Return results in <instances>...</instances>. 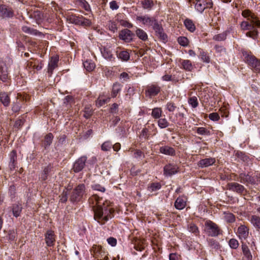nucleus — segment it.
Returning a JSON list of instances; mask_svg holds the SVG:
<instances>
[{
  "label": "nucleus",
  "mask_w": 260,
  "mask_h": 260,
  "mask_svg": "<svg viewBox=\"0 0 260 260\" xmlns=\"http://www.w3.org/2000/svg\"><path fill=\"white\" fill-rule=\"evenodd\" d=\"M90 203L92 202L94 212V218L101 224H104L110 218H112L111 213L113 211L112 208H108L105 206L103 199L98 195L93 194L89 199Z\"/></svg>",
  "instance_id": "1"
},
{
  "label": "nucleus",
  "mask_w": 260,
  "mask_h": 260,
  "mask_svg": "<svg viewBox=\"0 0 260 260\" xmlns=\"http://www.w3.org/2000/svg\"><path fill=\"white\" fill-rule=\"evenodd\" d=\"M240 26L242 30H248V31L246 33L247 37L253 39L256 38L258 35V31L251 24V21L249 22L247 21H243L241 23Z\"/></svg>",
  "instance_id": "2"
},
{
  "label": "nucleus",
  "mask_w": 260,
  "mask_h": 260,
  "mask_svg": "<svg viewBox=\"0 0 260 260\" xmlns=\"http://www.w3.org/2000/svg\"><path fill=\"white\" fill-rule=\"evenodd\" d=\"M204 231L208 236L211 237L217 236L220 234L218 225L211 220L205 222Z\"/></svg>",
  "instance_id": "3"
},
{
  "label": "nucleus",
  "mask_w": 260,
  "mask_h": 260,
  "mask_svg": "<svg viewBox=\"0 0 260 260\" xmlns=\"http://www.w3.org/2000/svg\"><path fill=\"white\" fill-rule=\"evenodd\" d=\"M85 186L83 184L78 185L73 191L70 197L72 202H78L81 200L85 192Z\"/></svg>",
  "instance_id": "4"
},
{
  "label": "nucleus",
  "mask_w": 260,
  "mask_h": 260,
  "mask_svg": "<svg viewBox=\"0 0 260 260\" xmlns=\"http://www.w3.org/2000/svg\"><path fill=\"white\" fill-rule=\"evenodd\" d=\"M195 9L200 13H202L206 9L212 7L213 3L211 0H198L193 2Z\"/></svg>",
  "instance_id": "5"
},
{
  "label": "nucleus",
  "mask_w": 260,
  "mask_h": 260,
  "mask_svg": "<svg viewBox=\"0 0 260 260\" xmlns=\"http://www.w3.org/2000/svg\"><path fill=\"white\" fill-rule=\"evenodd\" d=\"M93 256L97 259L99 258H108V254L104 249L100 246L94 245L92 247Z\"/></svg>",
  "instance_id": "6"
},
{
  "label": "nucleus",
  "mask_w": 260,
  "mask_h": 260,
  "mask_svg": "<svg viewBox=\"0 0 260 260\" xmlns=\"http://www.w3.org/2000/svg\"><path fill=\"white\" fill-rule=\"evenodd\" d=\"M87 161V157L82 156L77 159L74 164L73 170L75 173H78L82 171L85 166Z\"/></svg>",
  "instance_id": "7"
},
{
  "label": "nucleus",
  "mask_w": 260,
  "mask_h": 260,
  "mask_svg": "<svg viewBox=\"0 0 260 260\" xmlns=\"http://www.w3.org/2000/svg\"><path fill=\"white\" fill-rule=\"evenodd\" d=\"M246 61L248 64L253 68L255 72L260 73V60L255 56L248 55L246 57Z\"/></svg>",
  "instance_id": "8"
},
{
  "label": "nucleus",
  "mask_w": 260,
  "mask_h": 260,
  "mask_svg": "<svg viewBox=\"0 0 260 260\" xmlns=\"http://www.w3.org/2000/svg\"><path fill=\"white\" fill-rule=\"evenodd\" d=\"M136 20L147 27L152 26L156 21L154 18L150 17L147 15L137 16Z\"/></svg>",
  "instance_id": "9"
},
{
  "label": "nucleus",
  "mask_w": 260,
  "mask_h": 260,
  "mask_svg": "<svg viewBox=\"0 0 260 260\" xmlns=\"http://www.w3.org/2000/svg\"><path fill=\"white\" fill-rule=\"evenodd\" d=\"M152 28L155 32L156 35L161 40L165 41L167 39V35L164 32V29L161 25L159 24L157 21L152 26Z\"/></svg>",
  "instance_id": "10"
},
{
  "label": "nucleus",
  "mask_w": 260,
  "mask_h": 260,
  "mask_svg": "<svg viewBox=\"0 0 260 260\" xmlns=\"http://www.w3.org/2000/svg\"><path fill=\"white\" fill-rule=\"evenodd\" d=\"M133 34L128 29H124L119 34V38L125 42L128 43L132 41Z\"/></svg>",
  "instance_id": "11"
},
{
  "label": "nucleus",
  "mask_w": 260,
  "mask_h": 260,
  "mask_svg": "<svg viewBox=\"0 0 260 260\" xmlns=\"http://www.w3.org/2000/svg\"><path fill=\"white\" fill-rule=\"evenodd\" d=\"M237 234L241 240H245L249 235V229L245 225H240L237 229Z\"/></svg>",
  "instance_id": "12"
},
{
  "label": "nucleus",
  "mask_w": 260,
  "mask_h": 260,
  "mask_svg": "<svg viewBox=\"0 0 260 260\" xmlns=\"http://www.w3.org/2000/svg\"><path fill=\"white\" fill-rule=\"evenodd\" d=\"M13 16L12 9L8 8L5 5H0V17L2 18H10Z\"/></svg>",
  "instance_id": "13"
},
{
  "label": "nucleus",
  "mask_w": 260,
  "mask_h": 260,
  "mask_svg": "<svg viewBox=\"0 0 260 260\" xmlns=\"http://www.w3.org/2000/svg\"><path fill=\"white\" fill-rule=\"evenodd\" d=\"M178 169L175 165L171 164L166 165L164 168V175L167 176H171L177 173Z\"/></svg>",
  "instance_id": "14"
},
{
  "label": "nucleus",
  "mask_w": 260,
  "mask_h": 260,
  "mask_svg": "<svg viewBox=\"0 0 260 260\" xmlns=\"http://www.w3.org/2000/svg\"><path fill=\"white\" fill-rule=\"evenodd\" d=\"M228 188L232 191H236L238 193H242L245 189L244 187L236 182H232L228 184Z\"/></svg>",
  "instance_id": "15"
},
{
  "label": "nucleus",
  "mask_w": 260,
  "mask_h": 260,
  "mask_svg": "<svg viewBox=\"0 0 260 260\" xmlns=\"http://www.w3.org/2000/svg\"><path fill=\"white\" fill-rule=\"evenodd\" d=\"M101 53L103 56L106 59L109 60L110 61H114L115 60V57L113 56L112 50L110 47H104L101 50Z\"/></svg>",
  "instance_id": "16"
},
{
  "label": "nucleus",
  "mask_w": 260,
  "mask_h": 260,
  "mask_svg": "<svg viewBox=\"0 0 260 260\" xmlns=\"http://www.w3.org/2000/svg\"><path fill=\"white\" fill-rule=\"evenodd\" d=\"M58 62V57L57 56H53L51 58L48 63V72L51 75L53 70L57 67Z\"/></svg>",
  "instance_id": "17"
},
{
  "label": "nucleus",
  "mask_w": 260,
  "mask_h": 260,
  "mask_svg": "<svg viewBox=\"0 0 260 260\" xmlns=\"http://www.w3.org/2000/svg\"><path fill=\"white\" fill-rule=\"evenodd\" d=\"M239 178L240 179L241 182L243 183L253 184L255 182V179L254 177H252L248 174L241 173L240 174Z\"/></svg>",
  "instance_id": "18"
},
{
  "label": "nucleus",
  "mask_w": 260,
  "mask_h": 260,
  "mask_svg": "<svg viewBox=\"0 0 260 260\" xmlns=\"http://www.w3.org/2000/svg\"><path fill=\"white\" fill-rule=\"evenodd\" d=\"M160 91V87L156 85H151L147 87L146 94L150 96L157 95Z\"/></svg>",
  "instance_id": "19"
},
{
  "label": "nucleus",
  "mask_w": 260,
  "mask_h": 260,
  "mask_svg": "<svg viewBox=\"0 0 260 260\" xmlns=\"http://www.w3.org/2000/svg\"><path fill=\"white\" fill-rule=\"evenodd\" d=\"M45 241L48 246H52L54 245L55 239L54 232L52 231H48L45 235Z\"/></svg>",
  "instance_id": "20"
},
{
  "label": "nucleus",
  "mask_w": 260,
  "mask_h": 260,
  "mask_svg": "<svg viewBox=\"0 0 260 260\" xmlns=\"http://www.w3.org/2000/svg\"><path fill=\"white\" fill-rule=\"evenodd\" d=\"M248 220L256 229L257 230H260L259 216L256 215H252L248 217Z\"/></svg>",
  "instance_id": "21"
},
{
  "label": "nucleus",
  "mask_w": 260,
  "mask_h": 260,
  "mask_svg": "<svg viewBox=\"0 0 260 260\" xmlns=\"http://www.w3.org/2000/svg\"><path fill=\"white\" fill-rule=\"evenodd\" d=\"M215 162V158H206L205 159H201L200 160L198 164V166L201 168H205L208 167L213 164H214Z\"/></svg>",
  "instance_id": "22"
},
{
  "label": "nucleus",
  "mask_w": 260,
  "mask_h": 260,
  "mask_svg": "<svg viewBox=\"0 0 260 260\" xmlns=\"http://www.w3.org/2000/svg\"><path fill=\"white\" fill-rule=\"evenodd\" d=\"M140 4L144 9L150 10L154 6V3L153 0H141Z\"/></svg>",
  "instance_id": "23"
},
{
  "label": "nucleus",
  "mask_w": 260,
  "mask_h": 260,
  "mask_svg": "<svg viewBox=\"0 0 260 260\" xmlns=\"http://www.w3.org/2000/svg\"><path fill=\"white\" fill-rule=\"evenodd\" d=\"M22 207L20 204H13L12 207V211L14 216L18 217L20 215Z\"/></svg>",
  "instance_id": "24"
},
{
  "label": "nucleus",
  "mask_w": 260,
  "mask_h": 260,
  "mask_svg": "<svg viewBox=\"0 0 260 260\" xmlns=\"http://www.w3.org/2000/svg\"><path fill=\"white\" fill-rule=\"evenodd\" d=\"M159 151L161 153L166 155H173L175 153V150L173 148L167 146L161 147L159 149Z\"/></svg>",
  "instance_id": "25"
},
{
  "label": "nucleus",
  "mask_w": 260,
  "mask_h": 260,
  "mask_svg": "<svg viewBox=\"0 0 260 260\" xmlns=\"http://www.w3.org/2000/svg\"><path fill=\"white\" fill-rule=\"evenodd\" d=\"M116 55L118 58L122 61H127L130 57L129 53L126 50H123L118 53L116 51Z\"/></svg>",
  "instance_id": "26"
},
{
  "label": "nucleus",
  "mask_w": 260,
  "mask_h": 260,
  "mask_svg": "<svg viewBox=\"0 0 260 260\" xmlns=\"http://www.w3.org/2000/svg\"><path fill=\"white\" fill-rule=\"evenodd\" d=\"M242 250L243 254L246 259L247 260H251L252 258V254L249 248L246 244L242 245Z\"/></svg>",
  "instance_id": "27"
},
{
  "label": "nucleus",
  "mask_w": 260,
  "mask_h": 260,
  "mask_svg": "<svg viewBox=\"0 0 260 260\" xmlns=\"http://www.w3.org/2000/svg\"><path fill=\"white\" fill-rule=\"evenodd\" d=\"M0 101L5 106H8L10 103L8 94L6 92L0 93Z\"/></svg>",
  "instance_id": "28"
},
{
  "label": "nucleus",
  "mask_w": 260,
  "mask_h": 260,
  "mask_svg": "<svg viewBox=\"0 0 260 260\" xmlns=\"http://www.w3.org/2000/svg\"><path fill=\"white\" fill-rule=\"evenodd\" d=\"M186 206V201L182 198H178L175 202V207L178 210H182Z\"/></svg>",
  "instance_id": "29"
},
{
  "label": "nucleus",
  "mask_w": 260,
  "mask_h": 260,
  "mask_svg": "<svg viewBox=\"0 0 260 260\" xmlns=\"http://www.w3.org/2000/svg\"><path fill=\"white\" fill-rule=\"evenodd\" d=\"M83 66L84 68L88 72L92 71L95 67V64L91 60H87L83 62Z\"/></svg>",
  "instance_id": "30"
},
{
  "label": "nucleus",
  "mask_w": 260,
  "mask_h": 260,
  "mask_svg": "<svg viewBox=\"0 0 260 260\" xmlns=\"http://www.w3.org/2000/svg\"><path fill=\"white\" fill-rule=\"evenodd\" d=\"M137 36L142 41H145L148 39V36L146 32L141 28H137L136 30Z\"/></svg>",
  "instance_id": "31"
},
{
  "label": "nucleus",
  "mask_w": 260,
  "mask_h": 260,
  "mask_svg": "<svg viewBox=\"0 0 260 260\" xmlns=\"http://www.w3.org/2000/svg\"><path fill=\"white\" fill-rule=\"evenodd\" d=\"M22 29L23 32L31 35L37 36L41 34L37 30L34 29L27 26H23Z\"/></svg>",
  "instance_id": "32"
},
{
  "label": "nucleus",
  "mask_w": 260,
  "mask_h": 260,
  "mask_svg": "<svg viewBox=\"0 0 260 260\" xmlns=\"http://www.w3.org/2000/svg\"><path fill=\"white\" fill-rule=\"evenodd\" d=\"M183 69L187 71H191L193 69V66L189 60H183L181 63Z\"/></svg>",
  "instance_id": "33"
},
{
  "label": "nucleus",
  "mask_w": 260,
  "mask_h": 260,
  "mask_svg": "<svg viewBox=\"0 0 260 260\" xmlns=\"http://www.w3.org/2000/svg\"><path fill=\"white\" fill-rule=\"evenodd\" d=\"M82 16H76L75 15H72L69 16L68 20L70 22L79 25Z\"/></svg>",
  "instance_id": "34"
},
{
  "label": "nucleus",
  "mask_w": 260,
  "mask_h": 260,
  "mask_svg": "<svg viewBox=\"0 0 260 260\" xmlns=\"http://www.w3.org/2000/svg\"><path fill=\"white\" fill-rule=\"evenodd\" d=\"M53 136L51 133H49L46 135L44 138V147L46 148L49 146L52 142Z\"/></svg>",
  "instance_id": "35"
},
{
  "label": "nucleus",
  "mask_w": 260,
  "mask_h": 260,
  "mask_svg": "<svg viewBox=\"0 0 260 260\" xmlns=\"http://www.w3.org/2000/svg\"><path fill=\"white\" fill-rule=\"evenodd\" d=\"M121 85L118 83L113 84L112 87V96L113 98L116 97L119 92L121 90Z\"/></svg>",
  "instance_id": "36"
},
{
  "label": "nucleus",
  "mask_w": 260,
  "mask_h": 260,
  "mask_svg": "<svg viewBox=\"0 0 260 260\" xmlns=\"http://www.w3.org/2000/svg\"><path fill=\"white\" fill-rule=\"evenodd\" d=\"M184 23L186 28L190 32H193L195 30V25L191 20L186 19Z\"/></svg>",
  "instance_id": "37"
},
{
  "label": "nucleus",
  "mask_w": 260,
  "mask_h": 260,
  "mask_svg": "<svg viewBox=\"0 0 260 260\" xmlns=\"http://www.w3.org/2000/svg\"><path fill=\"white\" fill-rule=\"evenodd\" d=\"M50 171V167L47 166L45 167L41 174L40 179L43 181L46 180L47 179L48 174Z\"/></svg>",
  "instance_id": "38"
},
{
  "label": "nucleus",
  "mask_w": 260,
  "mask_h": 260,
  "mask_svg": "<svg viewBox=\"0 0 260 260\" xmlns=\"http://www.w3.org/2000/svg\"><path fill=\"white\" fill-rule=\"evenodd\" d=\"M162 110L160 108H155L152 110V116L155 118L157 119L160 118L161 115Z\"/></svg>",
  "instance_id": "39"
},
{
  "label": "nucleus",
  "mask_w": 260,
  "mask_h": 260,
  "mask_svg": "<svg viewBox=\"0 0 260 260\" xmlns=\"http://www.w3.org/2000/svg\"><path fill=\"white\" fill-rule=\"evenodd\" d=\"M161 188V185L159 183L155 182L151 183L148 187L150 192H153L159 190Z\"/></svg>",
  "instance_id": "40"
},
{
  "label": "nucleus",
  "mask_w": 260,
  "mask_h": 260,
  "mask_svg": "<svg viewBox=\"0 0 260 260\" xmlns=\"http://www.w3.org/2000/svg\"><path fill=\"white\" fill-rule=\"evenodd\" d=\"M158 125L161 128H165L168 126L169 122L166 118H160L158 121Z\"/></svg>",
  "instance_id": "41"
},
{
  "label": "nucleus",
  "mask_w": 260,
  "mask_h": 260,
  "mask_svg": "<svg viewBox=\"0 0 260 260\" xmlns=\"http://www.w3.org/2000/svg\"><path fill=\"white\" fill-rule=\"evenodd\" d=\"M200 56L201 59L206 63H209L210 61V58L208 54L203 51L202 50H200Z\"/></svg>",
  "instance_id": "42"
},
{
  "label": "nucleus",
  "mask_w": 260,
  "mask_h": 260,
  "mask_svg": "<svg viewBox=\"0 0 260 260\" xmlns=\"http://www.w3.org/2000/svg\"><path fill=\"white\" fill-rule=\"evenodd\" d=\"M112 144L110 141L105 142L102 145L101 148L103 151H109L112 147Z\"/></svg>",
  "instance_id": "43"
},
{
  "label": "nucleus",
  "mask_w": 260,
  "mask_h": 260,
  "mask_svg": "<svg viewBox=\"0 0 260 260\" xmlns=\"http://www.w3.org/2000/svg\"><path fill=\"white\" fill-rule=\"evenodd\" d=\"M197 132L198 134L200 135H210V131L207 130L205 127H198L197 129Z\"/></svg>",
  "instance_id": "44"
},
{
  "label": "nucleus",
  "mask_w": 260,
  "mask_h": 260,
  "mask_svg": "<svg viewBox=\"0 0 260 260\" xmlns=\"http://www.w3.org/2000/svg\"><path fill=\"white\" fill-rule=\"evenodd\" d=\"M226 38V34L225 32H223L220 34L216 35L214 36L213 40L217 41H221L224 40Z\"/></svg>",
  "instance_id": "45"
},
{
  "label": "nucleus",
  "mask_w": 260,
  "mask_h": 260,
  "mask_svg": "<svg viewBox=\"0 0 260 260\" xmlns=\"http://www.w3.org/2000/svg\"><path fill=\"white\" fill-rule=\"evenodd\" d=\"M166 108L169 112H173L176 110V106L174 103L169 102L166 104Z\"/></svg>",
  "instance_id": "46"
},
{
  "label": "nucleus",
  "mask_w": 260,
  "mask_h": 260,
  "mask_svg": "<svg viewBox=\"0 0 260 260\" xmlns=\"http://www.w3.org/2000/svg\"><path fill=\"white\" fill-rule=\"evenodd\" d=\"M188 103L192 108H196L198 106V102L197 97L192 96L189 99Z\"/></svg>",
  "instance_id": "47"
},
{
  "label": "nucleus",
  "mask_w": 260,
  "mask_h": 260,
  "mask_svg": "<svg viewBox=\"0 0 260 260\" xmlns=\"http://www.w3.org/2000/svg\"><path fill=\"white\" fill-rule=\"evenodd\" d=\"M179 44L182 46H186L188 44V40L185 37H180L178 38Z\"/></svg>",
  "instance_id": "48"
},
{
  "label": "nucleus",
  "mask_w": 260,
  "mask_h": 260,
  "mask_svg": "<svg viewBox=\"0 0 260 260\" xmlns=\"http://www.w3.org/2000/svg\"><path fill=\"white\" fill-rule=\"evenodd\" d=\"M145 248V244L144 240H139L137 243V245L135 246V248L136 250L142 251Z\"/></svg>",
  "instance_id": "49"
},
{
  "label": "nucleus",
  "mask_w": 260,
  "mask_h": 260,
  "mask_svg": "<svg viewBox=\"0 0 260 260\" xmlns=\"http://www.w3.org/2000/svg\"><path fill=\"white\" fill-rule=\"evenodd\" d=\"M188 230L189 232L197 235L199 233L198 228L193 223H190L188 225Z\"/></svg>",
  "instance_id": "50"
},
{
  "label": "nucleus",
  "mask_w": 260,
  "mask_h": 260,
  "mask_svg": "<svg viewBox=\"0 0 260 260\" xmlns=\"http://www.w3.org/2000/svg\"><path fill=\"white\" fill-rule=\"evenodd\" d=\"M229 244L230 247L233 249H236L239 246V242L236 239H230Z\"/></svg>",
  "instance_id": "51"
},
{
  "label": "nucleus",
  "mask_w": 260,
  "mask_h": 260,
  "mask_svg": "<svg viewBox=\"0 0 260 260\" xmlns=\"http://www.w3.org/2000/svg\"><path fill=\"white\" fill-rule=\"evenodd\" d=\"M91 24V22L90 20H89L88 19H86L83 17L82 16L80 22V25L84 26H90Z\"/></svg>",
  "instance_id": "52"
},
{
  "label": "nucleus",
  "mask_w": 260,
  "mask_h": 260,
  "mask_svg": "<svg viewBox=\"0 0 260 260\" xmlns=\"http://www.w3.org/2000/svg\"><path fill=\"white\" fill-rule=\"evenodd\" d=\"M242 15L243 17L247 18L250 21L251 19V16H252L253 15H255L254 14H252L249 10H244L242 13Z\"/></svg>",
  "instance_id": "53"
},
{
  "label": "nucleus",
  "mask_w": 260,
  "mask_h": 260,
  "mask_svg": "<svg viewBox=\"0 0 260 260\" xmlns=\"http://www.w3.org/2000/svg\"><path fill=\"white\" fill-rule=\"evenodd\" d=\"M80 6L82 8L85 9L86 11L90 10V7L88 3L85 0H81L80 2Z\"/></svg>",
  "instance_id": "54"
},
{
  "label": "nucleus",
  "mask_w": 260,
  "mask_h": 260,
  "mask_svg": "<svg viewBox=\"0 0 260 260\" xmlns=\"http://www.w3.org/2000/svg\"><path fill=\"white\" fill-rule=\"evenodd\" d=\"M251 24L254 26L255 25L258 27H260V21L258 20L255 15L251 16V19L250 20Z\"/></svg>",
  "instance_id": "55"
},
{
  "label": "nucleus",
  "mask_w": 260,
  "mask_h": 260,
  "mask_svg": "<svg viewBox=\"0 0 260 260\" xmlns=\"http://www.w3.org/2000/svg\"><path fill=\"white\" fill-rule=\"evenodd\" d=\"M209 118L210 120L212 121H217L219 119L220 117L218 113H212L209 114Z\"/></svg>",
  "instance_id": "56"
},
{
  "label": "nucleus",
  "mask_w": 260,
  "mask_h": 260,
  "mask_svg": "<svg viewBox=\"0 0 260 260\" xmlns=\"http://www.w3.org/2000/svg\"><path fill=\"white\" fill-rule=\"evenodd\" d=\"M225 218L226 220L228 222H233L235 220V218L234 215L232 213H227L225 215Z\"/></svg>",
  "instance_id": "57"
},
{
  "label": "nucleus",
  "mask_w": 260,
  "mask_h": 260,
  "mask_svg": "<svg viewBox=\"0 0 260 260\" xmlns=\"http://www.w3.org/2000/svg\"><path fill=\"white\" fill-rule=\"evenodd\" d=\"M92 188L95 190L99 191L102 192H104L106 190V189L105 188V187L102 186L101 185L98 184H96L92 185Z\"/></svg>",
  "instance_id": "58"
},
{
  "label": "nucleus",
  "mask_w": 260,
  "mask_h": 260,
  "mask_svg": "<svg viewBox=\"0 0 260 260\" xmlns=\"http://www.w3.org/2000/svg\"><path fill=\"white\" fill-rule=\"evenodd\" d=\"M60 201L62 203L66 202L68 200V192L67 191L63 190L62 194L59 196Z\"/></svg>",
  "instance_id": "59"
},
{
  "label": "nucleus",
  "mask_w": 260,
  "mask_h": 260,
  "mask_svg": "<svg viewBox=\"0 0 260 260\" xmlns=\"http://www.w3.org/2000/svg\"><path fill=\"white\" fill-rule=\"evenodd\" d=\"M109 100H110V99H109V98L107 99H99L97 100V101H96V105H97L98 107H101V106H102L103 105H104L105 103H106L107 102H108Z\"/></svg>",
  "instance_id": "60"
},
{
  "label": "nucleus",
  "mask_w": 260,
  "mask_h": 260,
  "mask_svg": "<svg viewBox=\"0 0 260 260\" xmlns=\"http://www.w3.org/2000/svg\"><path fill=\"white\" fill-rule=\"evenodd\" d=\"M17 154L15 150H13L10 153V162H16Z\"/></svg>",
  "instance_id": "61"
},
{
  "label": "nucleus",
  "mask_w": 260,
  "mask_h": 260,
  "mask_svg": "<svg viewBox=\"0 0 260 260\" xmlns=\"http://www.w3.org/2000/svg\"><path fill=\"white\" fill-rule=\"evenodd\" d=\"M180 256L176 253H172L169 255L170 260H179Z\"/></svg>",
  "instance_id": "62"
},
{
  "label": "nucleus",
  "mask_w": 260,
  "mask_h": 260,
  "mask_svg": "<svg viewBox=\"0 0 260 260\" xmlns=\"http://www.w3.org/2000/svg\"><path fill=\"white\" fill-rule=\"evenodd\" d=\"M107 242L109 244L111 245L112 246H116L117 244V240L115 238L113 237H110L107 239Z\"/></svg>",
  "instance_id": "63"
},
{
  "label": "nucleus",
  "mask_w": 260,
  "mask_h": 260,
  "mask_svg": "<svg viewBox=\"0 0 260 260\" xmlns=\"http://www.w3.org/2000/svg\"><path fill=\"white\" fill-rule=\"evenodd\" d=\"M109 5L110 9L112 10H117L119 8V6L118 5L117 2L115 1H113L111 2Z\"/></svg>",
  "instance_id": "64"
}]
</instances>
